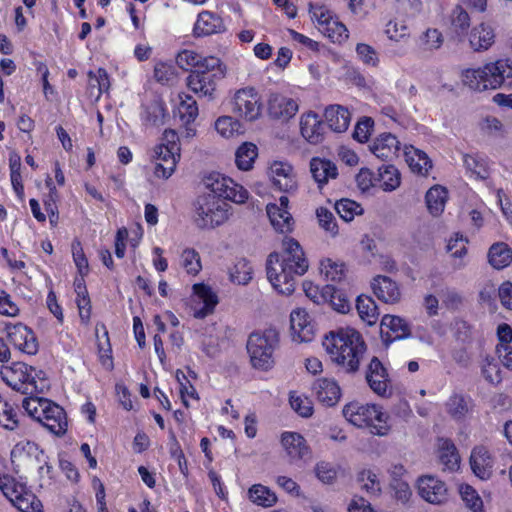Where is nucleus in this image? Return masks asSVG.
<instances>
[{
	"mask_svg": "<svg viewBox=\"0 0 512 512\" xmlns=\"http://www.w3.org/2000/svg\"><path fill=\"white\" fill-rule=\"evenodd\" d=\"M324 118L326 128L336 133H343L350 125L351 113L348 108L335 104L325 108Z\"/></svg>",
	"mask_w": 512,
	"mask_h": 512,
	"instance_id": "obj_32",
	"label": "nucleus"
},
{
	"mask_svg": "<svg viewBox=\"0 0 512 512\" xmlns=\"http://www.w3.org/2000/svg\"><path fill=\"white\" fill-rule=\"evenodd\" d=\"M207 186L219 198H224L235 203H244L248 199V191L232 178L220 173H212L208 177Z\"/></svg>",
	"mask_w": 512,
	"mask_h": 512,
	"instance_id": "obj_13",
	"label": "nucleus"
},
{
	"mask_svg": "<svg viewBox=\"0 0 512 512\" xmlns=\"http://www.w3.org/2000/svg\"><path fill=\"white\" fill-rule=\"evenodd\" d=\"M470 26V16L461 6L457 5L450 15V29L457 36L462 37L467 34Z\"/></svg>",
	"mask_w": 512,
	"mask_h": 512,
	"instance_id": "obj_47",
	"label": "nucleus"
},
{
	"mask_svg": "<svg viewBox=\"0 0 512 512\" xmlns=\"http://www.w3.org/2000/svg\"><path fill=\"white\" fill-rule=\"evenodd\" d=\"M488 262L496 270H502L512 263V249L507 243L496 242L488 250Z\"/></svg>",
	"mask_w": 512,
	"mask_h": 512,
	"instance_id": "obj_39",
	"label": "nucleus"
},
{
	"mask_svg": "<svg viewBox=\"0 0 512 512\" xmlns=\"http://www.w3.org/2000/svg\"><path fill=\"white\" fill-rule=\"evenodd\" d=\"M226 204L214 193L201 195L195 204L194 222L200 229H212L228 219Z\"/></svg>",
	"mask_w": 512,
	"mask_h": 512,
	"instance_id": "obj_11",
	"label": "nucleus"
},
{
	"mask_svg": "<svg viewBox=\"0 0 512 512\" xmlns=\"http://www.w3.org/2000/svg\"><path fill=\"white\" fill-rule=\"evenodd\" d=\"M180 103L177 106V115L181 123L187 129L188 136H194L196 133L195 129H191L188 126L193 123L199 114V109L196 100L193 96L185 93L179 94Z\"/></svg>",
	"mask_w": 512,
	"mask_h": 512,
	"instance_id": "obj_37",
	"label": "nucleus"
},
{
	"mask_svg": "<svg viewBox=\"0 0 512 512\" xmlns=\"http://www.w3.org/2000/svg\"><path fill=\"white\" fill-rule=\"evenodd\" d=\"M316 217L319 223V226L331 236H336L338 234V225L333 213L325 208L319 207L316 210Z\"/></svg>",
	"mask_w": 512,
	"mask_h": 512,
	"instance_id": "obj_58",
	"label": "nucleus"
},
{
	"mask_svg": "<svg viewBox=\"0 0 512 512\" xmlns=\"http://www.w3.org/2000/svg\"><path fill=\"white\" fill-rule=\"evenodd\" d=\"M379 186L384 191H393L401 183V175L394 165H383L379 168Z\"/></svg>",
	"mask_w": 512,
	"mask_h": 512,
	"instance_id": "obj_48",
	"label": "nucleus"
},
{
	"mask_svg": "<svg viewBox=\"0 0 512 512\" xmlns=\"http://www.w3.org/2000/svg\"><path fill=\"white\" fill-rule=\"evenodd\" d=\"M279 346V333L274 328L253 332L247 341V351L254 368L268 371L274 365V351Z\"/></svg>",
	"mask_w": 512,
	"mask_h": 512,
	"instance_id": "obj_8",
	"label": "nucleus"
},
{
	"mask_svg": "<svg viewBox=\"0 0 512 512\" xmlns=\"http://www.w3.org/2000/svg\"><path fill=\"white\" fill-rule=\"evenodd\" d=\"M193 294L202 303L200 308H195L193 316L197 319H203L212 314L219 303L217 294L205 283H196L193 285Z\"/></svg>",
	"mask_w": 512,
	"mask_h": 512,
	"instance_id": "obj_26",
	"label": "nucleus"
},
{
	"mask_svg": "<svg viewBox=\"0 0 512 512\" xmlns=\"http://www.w3.org/2000/svg\"><path fill=\"white\" fill-rule=\"evenodd\" d=\"M205 59H208V56H203L193 50L184 49L177 54L176 62L183 70L191 71L203 68Z\"/></svg>",
	"mask_w": 512,
	"mask_h": 512,
	"instance_id": "obj_49",
	"label": "nucleus"
},
{
	"mask_svg": "<svg viewBox=\"0 0 512 512\" xmlns=\"http://www.w3.org/2000/svg\"><path fill=\"white\" fill-rule=\"evenodd\" d=\"M267 216L274 230L281 234L293 231L295 221L289 211V199L282 195L278 203H269L266 206Z\"/></svg>",
	"mask_w": 512,
	"mask_h": 512,
	"instance_id": "obj_16",
	"label": "nucleus"
},
{
	"mask_svg": "<svg viewBox=\"0 0 512 512\" xmlns=\"http://www.w3.org/2000/svg\"><path fill=\"white\" fill-rule=\"evenodd\" d=\"M506 80L512 82V62L499 59L477 69H466L462 72V81L474 91L494 90Z\"/></svg>",
	"mask_w": 512,
	"mask_h": 512,
	"instance_id": "obj_5",
	"label": "nucleus"
},
{
	"mask_svg": "<svg viewBox=\"0 0 512 512\" xmlns=\"http://www.w3.org/2000/svg\"><path fill=\"white\" fill-rule=\"evenodd\" d=\"M226 75V66L220 58L208 56L204 67L191 70L186 78L187 87L199 97L213 99L218 82Z\"/></svg>",
	"mask_w": 512,
	"mask_h": 512,
	"instance_id": "obj_6",
	"label": "nucleus"
},
{
	"mask_svg": "<svg viewBox=\"0 0 512 512\" xmlns=\"http://www.w3.org/2000/svg\"><path fill=\"white\" fill-rule=\"evenodd\" d=\"M312 390L319 403L326 407L335 406L341 398V388L337 381L330 378H319L314 381Z\"/></svg>",
	"mask_w": 512,
	"mask_h": 512,
	"instance_id": "obj_25",
	"label": "nucleus"
},
{
	"mask_svg": "<svg viewBox=\"0 0 512 512\" xmlns=\"http://www.w3.org/2000/svg\"><path fill=\"white\" fill-rule=\"evenodd\" d=\"M0 375L9 387L25 395L33 396L42 393L48 387L46 373L25 362L17 361L11 365L2 366Z\"/></svg>",
	"mask_w": 512,
	"mask_h": 512,
	"instance_id": "obj_3",
	"label": "nucleus"
},
{
	"mask_svg": "<svg viewBox=\"0 0 512 512\" xmlns=\"http://www.w3.org/2000/svg\"><path fill=\"white\" fill-rule=\"evenodd\" d=\"M247 497L253 504L263 508L274 506L278 500L275 492L262 484H253L247 491Z\"/></svg>",
	"mask_w": 512,
	"mask_h": 512,
	"instance_id": "obj_42",
	"label": "nucleus"
},
{
	"mask_svg": "<svg viewBox=\"0 0 512 512\" xmlns=\"http://www.w3.org/2000/svg\"><path fill=\"white\" fill-rule=\"evenodd\" d=\"M233 113L245 121H255L260 118L263 111L261 95L254 87L238 89L232 99Z\"/></svg>",
	"mask_w": 512,
	"mask_h": 512,
	"instance_id": "obj_12",
	"label": "nucleus"
},
{
	"mask_svg": "<svg viewBox=\"0 0 512 512\" xmlns=\"http://www.w3.org/2000/svg\"><path fill=\"white\" fill-rule=\"evenodd\" d=\"M418 493L426 502L442 504L448 498L445 483L433 476H422L418 480Z\"/></svg>",
	"mask_w": 512,
	"mask_h": 512,
	"instance_id": "obj_20",
	"label": "nucleus"
},
{
	"mask_svg": "<svg viewBox=\"0 0 512 512\" xmlns=\"http://www.w3.org/2000/svg\"><path fill=\"white\" fill-rule=\"evenodd\" d=\"M5 330L9 343L21 353L36 355L39 350V342L35 332L27 325L18 322L6 324Z\"/></svg>",
	"mask_w": 512,
	"mask_h": 512,
	"instance_id": "obj_15",
	"label": "nucleus"
},
{
	"mask_svg": "<svg viewBox=\"0 0 512 512\" xmlns=\"http://www.w3.org/2000/svg\"><path fill=\"white\" fill-rule=\"evenodd\" d=\"M323 347L331 360L347 372L358 371L361 359L367 350L361 333L351 327L331 331L325 336Z\"/></svg>",
	"mask_w": 512,
	"mask_h": 512,
	"instance_id": "obj_2",
	"label": "nucleus"
},
{
	"mask_svg": "<svg viewBox=\"0 0 512 512\" xmlns=\"http://www.w3.org/2000/svg\"><path fill=\"white\" fill-rule=\"evenodd\" d=\"M342 412L349 423L358 428H369L373 435L384 436L390 430L388 416L375 404L353 401L346 404Z\"/></svg>",
	"mask_w": 512,
	"mask_h": 512,
	"instance_id": "obj_7",
	"label": "nucleus"
},
{
	"mask_svg": "<svg viewBox=\"0 0 512 512\" xmlns=\"http://www.w3.org/2000/svg\"><path fill=\"white\" fill-rule=\"evenodd\" d=\"M470 465L474 474L485 480L492 475L494 459L485 446H476L471 452Z\"/></svg>",
	"mask_w": 512,
	"mask_h": 512,
	"instance_id": "obj_29",
	"label": "nucleus"
},
{
	"mask_svg": "<svg viewBox=\"0 0 512 512\" xmlns=\"http://www.w3.org/2000/svg\"><path fill=\"white\" fill-rule=\"evenodd\" d=\"M308 267L300 243L292 237H285L283 252H272L267 258V278L275 291L288 296L295 290L297 277L304 275Z\"/></svg>",
	"mask_w": 512,
	"mask_h": 512,
	"instance_id": "obj_1",
	"label": "nucleus"
},
{
	"mask_svg": "<svg viewBox=\"0 0 512 512\" xmlns=\"http://www.w3.org/2000/svg\"><path fill=\"white\" fill-rule=\"evenodd\" d=\"M371 287L376 297L384 303L394 304L400 300L401 292L398 284L387 276L374 277Z\"/></svg>",
	"mask_w": 512,
	"mask_h": 512,
	"instance_id": "obj_30",
	"label": "nucleus"
},
{
	"mask_svg": "<svg viewBox=\"0 0 512 512\" xmlns=\"http://www.w3.org/2000/svg\"><path fill=\"white\" fill-rule=\"evenodd\" d=\"M167 116L166 104L162 99H153L142 107L141 121L145 126H162Z\"/></svg>",
	"mask_w": 512,
	"mask_h": 512,
	"instance_id": "obj_36",
	"label": "nucleus"
},
{
	"mask_svg": "<svg viewBox=\"0 0 512 512\" xmlns=\"http://www.w3.org/2000/svg\"><path fill=\"white\" fill-rule=\"evenodd\" d=\"M335 210L345 222L352 221L355 216L362 215L364 212L360 203L349 198H342L336 201Z\"/></svg>",
	"mask_w": 512,
	"mask_h": 512,
	"instance_id": "obj_50",
	"label": "nucleus"
},
{
	"mask_svg": "<svg viewBox=\"0 0 512 512\" xmlns=\"http://www.w3.org/2000/svg\"><path fill=\"white\" fill-rule=\"evenodd\" d=\"M72 256L79 274L86 276L89 273V263L79 240H74L72 243Z\"/></svg>",
	"mask_w": 512,
	"mask_h": 512,
	"instance_id": "obj_63",
	"label": "nucleus"
},
{
	"mask_svg": "<svg viewBox=\"0 0 512 512\" xmlns=\"http://www.w3.org/2000/svg\"><path fill=\"white\" fill-rule=\"evenodd\" d=\"M357 481L360 483L361 489L371 496H376L381 491L377 475L369 469L360 471L357 475Z\"/></svg>",
	"mask_w": 512,
	"mask_h": 512,
	"instance_id": "obj_54",
	"label": "nucleus"
},
{
	"mask_svg": "<svg viewBox=\"0 0 512 512\" xmlns=\"http://www.w3.org/2000/svg\"><path fill=\"white\" fill-rule=\"evenodd\" d=\"M320 270L327 281L341 282L346 277L345 264L334 262L329 258L320 262Z\"/></svg>",
	"mask_w": 512,
	"mask_h": 512,
	"instance_id": "obj_53",
	"label": "nucleus"
},
{
	"mask_svg": "<svg viewBox=\"0 0 512 512\" xmlns=\"http://www.w3.org/2000/svg\"><path fill=\"white\" fill-rule=\"evenodd\" d=\"M470 398L466 397L463 394L454 393L452 394L447 403H446V409L448 414L456 420H461L465 418V416L469 412V403Z\"/></svg>",
	"mask_w": 512,
	"mask_h": 512,
	"instance_id": "obj_46",
	"label": "nucleus"
},
{
	"mask_svg": "<svg viewBox=\"0 0 512 512\" xmlns=\"http://www.w3.org/2000/svg\"><path fill=\"white\" fill-rule=\"evenodd\" d=\"M18 423L16 410L0 395V426L14 430L18 427Z\"/></svg>",
	"mask_w": 512,
	"mask_h": 512,
	"instance_id": "obj_55",
	"label": "nucleus"
},
{
	"mask_svg": "<svg viewBox=\"0 0 512 512\" xmlns=\"http://www.w3.org/2000/svg\"><path fill=\"white\" fill-rule=\"evenodd\" d=\"M370 151L377 158L392 162L401 152V143L396 135L390 132L379 134L369 146Z\"/></svg>",
	"mask_w": 512,
	"mask_h": 512,
	"instance_id": "obj_18",
	"label": "nucleus"
},
{
	"mask_svg": "<svg viewBox=\"0 0 512 512\" xmlns=\"http://www.w3.org/2000/svg\"><path fill=\"white\" fill-rule=\"evenodd\" d=\"M252 275L253 268L251 263L245 258L238 259L230 271L231 281L239 285L248 284L252 279Z\"/></svg>",
	"mask_w": 512,
	"mask_h": 512,
	"instance_id": "obj_51",
	"label": "nucleus"
},
{
	"mask_svg": "<svg viewBox=\"0 0 512 512\" xmlns=\"http://www.w3.org/2000/svg\"><path fill=\"white\" fill-rule=\"evenodd\" d=\"M258 156V148L254 143L244 142L235 152V163L238 169L248 171L252 169Z\"/></svg>",
	"mask_w": 512,
	"mask_h": 512,
	"instance_id": "obj_43",
	"label": "nucleus"
},
{
	"mask_svg": "<svg viewBox=\"0 0 512 512\" xmlns=\"http://www.w3.org/2000/svg\"><path fill=\"white\" fill-rule=\"evenodd\" d=\"M175 67L172 63L159 61L154 66V79L161 85L172 84L175 80Z\"/></svg>",
	"mask_w": 512,
	"mask_h": 512,
	"instance_id": "obj_60",
	"label": "nucleus"
},
{
	"mask_svg": "<svg viewBox=\"0 0 512 512\" xmlns=\"http://www.w3.org/2000/svg\"><path fill=\"white\" fill-rule=\"evenodd\" d=\"M366 381L369 387L380 396H384L389 388L390 379L383 363L374 356L366 369Z\"/></svg>",
	"mask_w": 512,
	"mask_h": 512,
	"instance_id": "obj_23",
	"label": "nucleus"
},
{
	"mask_svg": "<svg viewBox=\"0 0 512 512\" xmlns=\"http://www.w3.org/2000/svg\"><path fill=\"white\" fill-rule=\"evenodd\" d=\"M448 199V191L441 185H434L425 195V202L428 211L433 216H439L443 213Z\"/></svg>",
	"mask_w": 512,
	"mask_h": 512,
	"instance_id": "obj_40",
	"label": "nucleus"
},
{
	"mask_svg": "<svg viewBox=\"0 0 512 512\" xmlns=\"http://www.w3.org/2000/svg\"><path fill=\"white\" fill-rule=\"evenodd\" d=\"M241 124L231 116H221L215 121V130L224 138H231L239 133Z\"/></svg>",
	"mask_w": 512,
	"mask_h": 512,
	"instance_id": "obj_56",
	"label": "nucleus"
},
{
	"mask_svg": "<svg viewBox=\"0 0 512 512\" xmlns=\"http://www.w3.org/2000/svg\"><path fill=\"white\" fill-rule=\"evenodd\" d=\"M95 337L99 362L106 369L112 370L114 367L112 345L110 342L109 332L105 323H96Z\"/></svg>",
	"mask_w": 512,
	"mask_h": 512,
	"instance_id": "obj_33",
	"label": "nucleus"
},
{
	"mask_svg": "<svg viewBox=\"0 0 512 512\" xmlns=\"http://www.w3.org/2000/svg\"><path fill=\"white\" fill-rule=\"evenodd\" d=\"M312 14L318 30L333 43L341 44L348 39L349 32L346 26L325 7L314 8Z\"/></svg>",
	"mask_w": 512,
	"mask_h": 512,
	"instance_id": "obj_14",
	"label": "nucleus"
},
{
	"mask_svg": "<svg viewBox=\"0 0 512 512\" xmlns=\"http://www.w3.org/2000/svg\"><path fill=\"white\" fill-rule=\"evenodd\" d=\"M281 444L291 461L303 460L310 455V448L305 438L297 432H283Z\"/></svg>",
	"mask_w": 512,
	"mask_h": 512,
	"instance_id": "obj_28",
	"label": "nucleus"
},
{
	"mask_svg": "<svg viewBox=\"0 0 512 512\" xmlns=\"http://www.w3.org/2000/svg\"><path fill=\"white\" fill-rule=\"evenodd\" d=\"M327 304H329L335 311L339 313H347L350 311L351 303L342 289H339L331 284H326Z\"/></svg>",
	"mask_w": 512,
	"mask_h": 512,
	"instance_id": "obj_45",
	"label": "nucleus"
},
{
	"mask_svg": "<svg viewBox=\"0 0 512 512\" xmlns=\"http://www.w3.org/2000/svg\"><path fill=\"white\" fill-rule=\"evenodd\" d=\"M0 491L20 512H43L42 502L27 484L10 474H0Z\"/></svg>",
	"mask_w": 512,
	"mask_h": 512,
	"instance_id": "obj_9",
	"label": "nucleus"
},
{
	"mask_svg": "<svg viewBox=\"0 0 512 512\" xmlns=\"http://www.w3.org/2000/svg\"><path fill=\"white\" fill-rule=\"evenodd\" d=\"M290 327L294 341L310 342L313 340L315 326L305 309L297 308L291 312Z\"/></svg>",
	"mask_w": 512,
	"mask_h": 512,
	"instance_id": "obj_21",
	"label": "nucleus"
},
{
	"mask_svg": "<svg viewBox=\"0 0 512 512\" xmlns=\"http://www.w3.org/2000/svg\"><path fill=\"white\" fill-rule=\"evenodd\" d=\"M438 459L443 470L456 471L460 466V456L452 440L448 438L438 439Z\"/></svg>",
	"mask_w": 512,
	"mask_h": 512,
	"instance_id": "obj_38",
	"label": "nucleus"
},
{
	"mask_svg": "<svg viewBox=\"0 0 512 512\" xmlns=\"http://www.w3.org/2000/svg\"><path fill=\"white\" fill-rule=\"evenodd\" d=\"M180 140L177 132L166 129L157 145L155 153L159 162L155 166L154 174L158 178L168 179L175 171L180 160Z\"/></svg>",
	"mask_w": 512,
	"mask_h": 512,
	"instance_id": "obj_10",
	"label": "nucleus"
},
{
	"mask_svg": "<svg viewBox=\"0 0 512 512\" xmlns=\"http://www.w3.org/2000/svg\"><path fill=\"white\" fill-rule=\"evenodd\" d=\"M226 29L223 19L214 12L201 11L193 26V36L196 38L219 34Z\"/></svg>",
	"mask_w": 512,
	"mask_h": 512,
	"instance_id": "obj_24",
	"label": "nucleus"
},
{
	"mask_svg": "<svg viewBox=\"0 0 512 512\" xmlns=\"http://www.w3.org/2000/svg\"><path fill=\"white\" fill-rule=\"evenodd\" d=\"M403 155L410 170L417 175L427 176L432 169V161L422 150L413 145H404Z\"/></svg>",
	"mask_w": 512,
	"mask_h": 512,
	"instance_id": "obj_31",
	"label": "nucleus"
},
{
	"mask_svg": "<svg viewBox=\"0 0 512 512\" xmlns=\"http://www.w3.org/2000/svg\"><path fill=\"white\" fill-rule=\"evenodd\" d=\"M463 163L470 178L485 180L490 176L487 162L478 155L465 154Z\"/></svg>",
	"mask_w": 512,
	"mask_h": 512,
	"instance_id": "obj_44",
	"label": "nucleus"
},
{
	"mask_svg": "<svg viewBox=\"0 0 512 512\" xmlns=\"http://www.w3.org/2000/svg\"><path fill=\"white\" fill-rule=\"evenodd\" d=\"M22 407L29 417L39 422L51 433L61 436L67 431V415L54 401L36 395L25 397Z\"/></svg>",
	"mask_w": 512,
	"mask_h": 512,
	"instance_id": "obj_4",
	"label": "nucleus"
},
{
	"mask_svg": "<svg viewBox=\"0 0 512 512\" xmlns=\"http://www.w3.org/2000/svg\"><path fill=\"white\" fill-rule=\"evenodd\" d=\"M270 178L273 187L285 193L297 189V180L292 165L283 161H274L270 166Z\"/></svg>",
	"mask_w": 512,
	"mask_h": 512,
	"instance_id": "obj_19",
	"label": "nucleus"
},
{
	"mask_svg": "<svg viewBox=\"0 0 512 512\" xmlns=\"http://www.w3.org/2000/svg\"><path fill=\"white\" fill-rule=\"evenodd\" d=\"M298 109L297 101L283 94L274 93L268 99V113L273 119L288 121L295 116Z\"/></svg>",
	"mask_w": 512,
	"mask_h": 512,
	"instance_id": "obj_22",
	"label": "nucleus"
},
{
	"mask_svg": "<svg viewBox=\"0 0 512 512\" xmlns=\"http://www.w3.org/2000/svg\"><path fill=\"white\" fill-rule=\"evenodd\" d=\"M460 496L465 505L474 512H480L483 508V502L477 491L468 484H462L459 489Z\"/></svg>",
	"mask_w": 512,
	"mask_h": 512,
	"instance_id": "obj_59",
	"label": "nucleus"
},
{
	"mask_svg": "<svg viewBox=\"0 0 512 512\" xmlns=\"http://www.w3.org/2000/svg\"><path fill=\"white\" fill-rule=\"evenodd\" d=\"M374 131V120L364 116L360 118L354 128L353 138L359 143H366Z\"/></svg>",
	"mask_w": 512,
	"mask_h": 512,
	"instance_id": "obj_61",
	"label": "nucleus"
},
{
	"mask_svg": "<svg viewBox=\"0 0 512 512\" xmlns=\"http://www.w3.org/2000/svg\"><path fill=\"white\" fill-rule=\"evenodd\" d=\"M180 261L182 268L189 275L196 276L202 270L200 254L194 248H185L180 255Z\"/></svg>",
	"mask_w": 512,
	"mask_h": 512,
	"instance_id": "obj_52",
	"label": "nucleus"
},
{
	"mask_svg": "<svg viewBox=\"0 0 512 512\" xmlns=\"http://www.w3.org/2000/svg\"><path fill=\"white\" fill-rule=\"evenodd\" d=\"M494 28L485 22L474 26L469 34V43L474 51H486L495 42Z\"/></svg>",
	"mask_w": 512,
	"mask_h": 512,
	"instance_id": "obj_35",
	"label": "nucleus"
},
{
	"mask_svg": "<svg viewBox=\"0 0 512 512\" xmlns=\"http://www.w3.org/2000/svg\"><path fill=\"white\" fill-rule=\"evenodd\" d=\"M380 328L381 335L386 342L404 339L411 332L407 322L403 318L394 315H384Z\"/></svg>",
	"mask_w": 512,
	"mask_h": 512,
	"instance_id": "obj_27",
	"label": "nucleus"
},
{
	"mask_svg": "<svg viewBox=\"0 0 512 512\" xmlns=\"http://www.w3.org/2000/svg\"><path fill=\"white\" fill-rule=\"evenodd\" d=\"M289 402L292 409L301 417L308 418L313 414V403L307 396L297 395L296 392H291Z\"/></svg>",
	"mask_w": 512,
	"mask_h": 512,
	"instance_id": "obj_57",
	"label": "nucleus"
},
{
	"mask_svg": "<svg viewBox=\"0 0 512 512\" xmlns=\"http://www.w3.org/2000/svg\"><path fill=\"white\" fill-rule=\"evenodd\" d=\"M443 44L442 33L437 29L429 28L420 37V46L424 50H434Z\"/></svg>",
	"mask_w": 512,
	"mask_h": 512,
	"instance_id": "obj_64",
	"label": "nucleus"
},
{
	"mask_svg": "<svg viewBox=\"0 0 512 512\" xmlns=\"http://www.w3.org/2000/svg\"><path fill=\"white\" fill-rule=\"evenodd\" d=\"M310 172L320 189H322L330 179H335L338 176L336 164L329 159L320 157H313L310 160Z\"/></svg>",
	"mask_w": 512,
	"mask_h": 512,
	"instance_id": "obj_34",
	"label": "nucleus"
},
{
	"mask_svg": "<svg viewBox=\"0 0 512 512\" xmlns=\"http://www.w3.org/2000/svg\"><path fill=\"white\" fill-rule=\"evenodd\" d=\"M483 377L491 384L497 385L502 381V371L493 357H486L482 366Z\"/></svg>",
	"mask_w": 512,
	"mask_h": 512,
	"instance_id": "obj_62",
	"label": "nucleus"
},
{
	"mask_svg": "<svg viewBox=\"0 0 512 512\" xmlns=\"http://www.w3.org/2000/svg\"><path fill=\"white\" fill-rule=\"evenodd\" d=\"M301 136L310 144L317 145L323 142L326 133V124L322 117L314 111H308L300 117Z\"/></svg>",
	"mask_w": 512,
	"mask_h": 512,
	"instance_id": "obj_17",
	"label": "nucleus"
},
{
	"mask_svg": "<svg viewBox=\"0 0 512 512\" xmlns=\"http://www.w3.org/2000/svg\"><path fill=\"white\" fill-rule=\"evenodd\" d=\"M356 309L360 319L368 326H372L378 322L380 313L372 297L364 294L359 295L356 299Z\"/></svg>",
	"mask_w": 512,
	"mask_h": 512,
	"instance_id": "obj_41",
	"label": "nucleus"
}]
</instances>
